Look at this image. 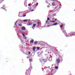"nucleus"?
I'll return each mask as SVG.
<instances>
[{
  "label": "nucleus",
  "mask_w": 75,
  "mask_h": 75,
  "mask_svg": "<svg viewBox=\"0 0 75 75\" xmlns=\"http://www.w3.org/2000/svg\"><path fill=\"white\" fill-rule=\"evenodd\" d=\"M3 9H4V8H3Z\"/></svg>",
  "instance_id": "a19ab883"
},
{
  "label": "nucleus",
  "mask_w": 75,
  "mask_h": 75,
  "mask_svg": "<svg viewBox=\"0 0 75 75\" xmlns=\"http://www.w3.org/2000/svg\"><path fill=\"white\" fill-rule=\"evenodd\" d=\"M50 20V18H48L47 19V20Z\"/></svg>",
  "instance_id": "b1692460"
},
{
  "label": "nucleus",
  "mask_w": 75,
  "mask_h": 75,
  "mask_svg": "<svg viewBox=\"0 0 75 75\" xmlns=\"http://www.w3.org/2000/svg\"><path fill=\"white\" fill-rule=\"evenodd\" d=\"M27 20H24V22H27Z\"/></svg>",
  "instance_id": "ddd939ff"
},
{
  "label": "nucleus",
  "mask_w": 75,
  "mask_h": 75,
  "mask_svg": "<svg viewBox=\"0 0 75 75\" xmlns=\"http://www.w3.org/2000/svg\"><path fill=\"white\" fill-rule=\"evenodd\" d=\"M30 42H32V43H33L34 42V40H32Z\"/></svg>",
  "instance_id": "f8f14e48"
},
{
  "label": "nucleus",
  "mask_w": 75,
  "mask_h": 75,
  "mask_svg": "<svg viewBox=\"0 0 75 75\" xmlns=\"http://www.w3.org/2000/svg\"><path fill=\"white\" fill-rule=\"evenodd\" d=\"M60 62L61 60L60 59H59V58L56 59V62L57 63L59 64V63Z\"/></svg>",
  "instance_id": "f257e3e1"
},
{
  "label": "nucleus",
  "mask_w": 75,
  "mask_h": 75,
  "mask_svg": "<svg viewBox=\"0 0 75 75\" xmlns=\"http://www.w3.org/2000/svg\"><path fill=\"white\" fill-rule=\"evenodd\" d=\"M66 37H70V36L67 35L66 36Z\"/></svg>",
  "instance_id": "4be33fe9"
},
{
  "label": "nucleus",
  "mask_w": 75,
  "mask_h": 75,
  "mask_svg": "<svg viewBox=\"0 0 75 75\" xmlns=\"http://www.w3.org/2000/svg\"><path fill=\"white\" fill-rule=\"evenodd\" d=\"M32 25V23H29L27 24V25Z\"/></svg>",
  "instance_id": "1a4fd4ad"
},
{
  "label": "nucleus",
  "mask_w": 75,
  "mask_h": 75,
  "mask_svg": "<svg viewBox=\"0 0 75 75\" xmlns=\"http://www.w3.org/2000/svg\"><path fill=\"white\" fill-rule=\"evenodd\" d=\"M36 5H37V6H38V3H37Z\"/></svg>",
  "instance_id": "bb28decb"
},
{
  "label": "nucleus",
  "mask_w": 75,
  "mask_h": 75,
  "mask_svg": "<svg viewBox=\"0 0 75 75\" xmlns=\"http://www.w3.org/2000/svg\"><path fill=\"white\" fill-rule=\"evenodd\" d=\"M38 54H40V53H39Z\"/></svg>",
  "instance_id": "a18cd8bd"
},
{
  "label": "nucleus",
  "mask_w": 75,
  "mask_h": 75,
  "mask_svg": "<svg viewBox=\"0 0 75 75\" xmlns=\"http://www.w3.org/2000/svg\"><path fill=\"white\" fill-rule=\"evenodd\" d=\"M41 53H43V51H42V52H41Z\"/></svg>",
  "instance_id": "7c9ffc66"
},
{
  "label": "nucleus",
  "mask_w": 75,
  "mask_h": 75,
  "mask_svg": "<svg viewBox=\"0 0 75 75\" xmlns=\"http://www.w3.org/2000/svg\"><path fill=\"white\" fill-rule=\"evenodd\" d=\"M52 23H55V21H52Z\"/></svg>",
  "instance_id": "412c9836"
},
{
  "label": "nucleus",
  "mask_w": 75,
  "mask_h": 75,
  "mask_svg": "<svg viewBox=\"0 0 75 75\" xmlns=\"http://www.w3.org/2000/svg\"><path fill=\"white\" fill-rule=\"evenodd\" d=\"M55 69H58V67H57V66H56L55 67Z\"/></svg>",
  "instance_id": "2eb2a0df"
},
{
  "label": "nucleus",
  "mask_w": 75,
  "mask_h": 75,
  "mask_svg": "<svg viewBox=\"0 0 75 75\" xmlns=\"http://www.w3.org/2000/svg\"><path fill=\"white\" fill-rule=\"evenodd\" d=\"M56 16V14H54L53 15V16Z\"/></svg>",
  "instance_id": "a878e982"
},
{
  "label": "nucleus",
  "mask_w": 75,
  "mask_h": 75,
  "mask_svg": "<svg viewBox=\"0 0 75 75\" xmlns=\"http://www.w3.org/2000/svg\"><path fill=\"white\" fill-rule=\"evenodd\" d=\"M26 16V15H25L23 16V17H25Z\"/></svg>",
  "instance_id": "5701e85b"
},
{
  "label": "nucleus",
  "mask_w": 75,
  "mask_h": 75,
  "mask_svg": "<svg viewBox=\"0 0 75 75\" xmlns=\"http://www.w3.org/2000/svg\"><path fill=\"white\" fill-rule=\"evenodd\" d=\"M38 43V42H37V41H36L34 42V44H35V45H36V44H37Z\"/></svg>",
  "instance_id": "9b49d317"
},
{
  "label": "nucleus",
  "mask_w": 75,
  "mask_h": 75,
  "mask_svg": "<svg viewBox=\"0 0 75 75\" xmlns=\"http://www.w3.org/2000/svg\"><path fill=\"white\" fill-rule=\"evenodd\" d=\"M56 5V4H55V2H53L52 3V6H55Z\"/></svg>",
  "instance_id": "0eeeda50"
},
{
  "label": "nucleus",
  "mask_w": 75,
  "mask_h": 75,
  "mask_svg": "<svg viewBox=\"0 0 75 75\" xmlns=\"http://www.w3.org/2000/svg\"><path fill=\"white\" fill-rule=\"evenodd\" d=\"M22 30H25V27H22Z\"/></svg>",
  "instance_id": "423d86ee"
},
{
  "label": "nucleus",
  "mask_w": 75,
  "mask_h": 75,
  "mask_svg": "<svg viewBox=\"0 0 75 75\" xmlns=\"http://www.w3.org/2000/svg\"><path fill=\"white\" fill-rule=\"evenodd\" d=\"M28 20H29V21H30L31 20H30V19H29Z\"/></svg>",
  "instance_id": "f704fd0d"
},
{
  "label": "nucleus",
  "mask_w": 75,
  "mask_h": 75,
  "mask_svg": "<svg viewBox=\"0 0 75 75\" xmlns=\"http://www.w3.org/2000/svg\"><path fill=\"white\" fill-rule=\"evenodd\" d=\"M38 57H41V56H41V55H38Z\"/></svg>",
  "instance_id": "aec40b11"
},
{
  "label": "nucleus",
  "mask_w": 75,
  "mask_h": 75,
  "mask_svg": "<svg viewBox=\"0 0 75 75\" xmlns=\"http://www.w3.org/2000/svg\"><path fill=\"white\" fill-rule=\"evenodd\" d=\"M36 26V24H33V26L32 27V28L33 29V30L34 29V28H35V27Z\"/></svg>",
  "instance_id": "7ed1b4c3"
},
{
  "label": "nucleus",
  "mask_w": 75,
  "mask_h": 75,
  "mask_svg": "<svg viewBox=\"0 0 75 75\" xmlns=\"http://www.w3.org/2000/svg\"><path fill=\"white\" fill-rule=\"evenodd\" d=\"M30 61H31V59H30Z\"/></svg>",
  "instance_id": "ea45409f"
},
{
  "label": "nucleus",
  "mask_w": 75,
  "mask_h": 75,
  "mask_svg": "<svg viewBox=\"0 0 75 75\" xmlns=\"http://www.w3.org/2000/svg\"><path fill=\"white\" fill-rule=\"evenodd\" d=\"M52 20H54V18H52Z\"/></svg>",
  "instance_id": "c9c22d12"
},
{
  "label": "nucleus",
  "mask_w": 75,
  "mask_h": 75,
  "mask_svg": "<svg viewBox=\"0 0 75 75\" xmlns=\"http://www.w3.org/2000/svg\"><path fill=\"white\" fill-rule=\"evenodd\" d=\"M22 35H23V37H24L25 38V39L26 40V39H27V38L26 37H25V35H24V34L23 33Z\"/></svg>",
  "instance_id": "39448f33"
},
{
  "label": "nucleus",
  "mask_w": 75,
  "mask_h": 75,
  "mask_svg": "<svg viewBox=\"0 0 75 75\" xmlns=\"http://www.w3.org/2000/svg\"><path fill=\"white\" fill-rule=\"evenodd\" d=\"M58 24V23H54L53 24V25H57Z\"/></svg>",
  "instance_id": "9d476101"
},
{
  "label": "nucleus",
  "mask_w": 75,
  "mask_h": 75,
  "mask_svg": "<svg viewBox=\"0 0 75 75\" xmlns=\"http://www.w3.org/2000/svg\"><path fill=\"white\" fill-rule=\"evenodd\" d=\"M47 27H50V25H48Z\"/></svg>",
  "instance_id": "473e14b6"
},
{
  "label": "nucleus",
  "mask_w": 75,
  "mask_h": 75,
  "mask_svg": "<svg viewBox=\"0 0 75 75\" xmlns=\"http://www.w3.org/2000/svg\"><path fill=\"white\" fill-rule=\"evenodd\" d=\"M4 10H6V8H4Z\"/></svg>",
  "instance_id": "2f4dec72"
},
{
  "label": "nucleus",
  "mask_w": 75,
  "mask_h": 75,
  "mask_svg": "<svg viewBox=\"0 0 75 75\" xmlns=\"http://www.w3.org/2000/svg\"><path fill=\"white\" fill-rule=\"evenodd\" d=\"M33 10H32V11H33Z\"/></svg>",
  "instance_id": "4c0bfd02"
},
{
  "label": "nucleus",
  "mask_w": 75,
  "mask_h": 75,
  "mask_svg": "<svg viewBox=\"0 0 75 75\" xmlns=\"http://www.w3.org/2000/svg\"><path fill=\"white\" fill-rule=\"evenodd\" d=\"M25 54H26V53H25Z\"/></svg>",
  "instance_id": "79ce46f5"
},
{
  "label": "nucleus",
  "mask_w": 75,
  "mask_h": 75,
  "mask_svg": "<svg viewBox=\"0 0 75 75\" xmlns=\"http://www.w3.org/2000/svg\"><path fill=\"white\" fill-rule=\"evenodd\" d=\"M48 60H49V59H47V61H48Z\"/></svg>",
  "instance_id": "58836bf2"
},
{
  "label": "nucleus",
  "mask_w": 75,
  "mask_h": 75,
  "mask_svg": "<svg viewBox=\"0 0 75 75\" xmlns=\"http://www.w3.org/2000/svg\"><path fill=\"white\" fill-rule=\"evenodd\" d=\"M40 61H41V62H42V63H45V62H47V61L46 60L45 61L44 59H43V60L41 59L40 60Z\"/></svg>",
  "instance_id": "f03ea898"
},
{
  "label": "nucleus",
  "mask_w": 75,
  "mask_h": 75,
  "mask_svg": "<svg viewBox=\"0 0 75 75\" xmlns=\"http://www.w3.org/2000/svg\"><path fill=\"white\" fill-rule=\"evenodd\" d=\"M57 19H55V21H57Z\"/></svg>",
  "instance_id": "c756f323"
},
{
  "label": "nucleus",
  "mask_w": 75,
  "mask_h": 75,
  "mask_svg": "<svg viewBox=\"0 0 75 75\" xmlns=\"http://www.w3.org/2000/svg\"><path fill=\"white\" fill-rule=\"evenodd\" d=\"M29 58L28 57H27V58Z\"/></svg>",
  "instance_id": "72a5a7b5"
},
{
  "label": "nucleus",
  "mask_w": 75,
  "mask_h": 75,
  "mask_svg": "<svg viewBox=\"0 0 75 75\" xmlns=\"http://www.w3.org/2000/svg\"><path fill=\"white\" fill-rule=\"evenodd\" d=\"M37 50H38H38H40V47H37Z\"/></svg>",
  "instance_id": "4468645a"
},
{
  "label": "nucleus",
  "mask_w": 75,
  "mask_h": 75,
  "mask_svg": "<svg viewBox=\"0 0 75 75\" xmlns=\"http://www.w3.org/2000/svg\"><path fill=\"white\" fill-rule=\"evenodd\" d=\"M28 54H31V52H29Z\"/></svg>",
  "instance_id": "393cba45"
},
{
  "label": "nucleus",
  "mask_w": 75,
  "mask_h": 75,
  "mask_svg": "<svg viewBox=\"0 0 75 75\" xmlns=\"http://www.w3.org/2000/svg\"><path fill=\"white\" fill-rule=\"evenodd\" d=\"M62 27H63V25H60V27L61 28Z\"/></svg>",
  "instance_id": "a211bd4d"
},
{
  "label": "nucleus",
  "mask_w": 75,
  "mask_h": 75,
  "mask_svg": "<svg viewBox=\"0 0 75 75\" xmlns=\"http://www.w3.org/2000/svg\"><path fill=\"white\" fill-rule=\"evenodd\" d=\"M18 25L19 26H20V27H21V26H22V25H21V24H19Z\"/></svg>",
  "instance_id": "6ab92c4d"
},
{
  "label": "nucleus",
  "mask_w": 75,
  "mask_h": 75,
  "mask_svg": "<svg viewBox=\"0 0 75 75\" xmlns=\"http://www.w3.org/2000/svg\"><path fill=\"white\" fill-rule=\"evenodd\" d=\"M30 4H29L28 5V6H30Z\"/></svg>",
  "instance_id": "cd10ccee"
},
{
  "label": "nucleus",
  "mask_w": 75,
  "mask_h": 75,
  "mask_svg": "<svg viewBox=\"0 0 75 75\" xmlns=\"http://www.w3.org/2000/svg\"><path fill=\"white\" fill-rule=\"evenodd\" d=\"M74 11H75V10H74Z\"/></svg>",
  "instance_id": "c03bdc74"
},
{
  "label": "nucleus",
  "mask_w": 75,
  "mask_h": 75,
  "mask_svg": "<svg viewBox=\"0 0 75 75\" xmlns=\"http://www.w3.org/2000/svg\"><path fill=\"white\" fill-rule=\"evenodd\" d=\"M5 5H3V7H5Z\"/></svg>",
  "instance_id": "c85d7f7f"
},
{
  "label": "nucleus",
  "mask_w": 75,
  "mask_h": 75,
  "mask_svg": "<svg viewBox=\"0 0 75 75\" xmlns=\"http://www.w3.org/2000/svg\"><path fill=\"white\" fill-rule=\"evenodd\" d=\"M17 22H18V21H16V23H15V25H16V23H17Z\"/></svg>",
  "instance_id": "f3484780"
},
{
  "label": "nucleus",
  "mask_w": 75,
  "mask_h": 75,
  "mask_svg": "<svg viewBox=\"0 0 75 75\" xmlns=\"http://www.w3.org/2000/svg\"><path fill=\"white\" fill-rule=\"evenodd\" d=\"M40 24V23L39 22H38V23H37V25H39Z\"/></svg>",
  "instance_id": "dca6fc26"
},
{
  "label": "nucleus",
  "mask_w": 75,
  "mask_h": 75,
  "mask_svg": "<svg viewBox=\"0 0 75 75\" xmlns=\"http://www.w3.org/2000/svg\"><path fill=\"white\" fill-rule=\"evenodd\" d=\"M1 8H2V7H1Z\"/></svg>",
  "instance_id": "49530a36"
},
{
  "label": "nucleus",
  "mask_w": 75,
  "mask_h": 75,
  "mask_svg": "<svg viewBox=\"0 0 75 75\" xmlns=\"http://www.w3.org/2000/svg\"><path fill=\"white\" fill-rule=\"evenodd\" d=\"M26 72H25V74H26V75H28V70H26Z\"/></svg>",
  "instance_id": "20e7f679"
},
{
  "label": "nucleus",
  "mask_w": 75,
  "mask_h": 75,
  "mask_svg": "<svg viewBox=\"0 0 75 75\" xmlns=\"http://www.w3.org/2000/svg\"><path fill=\"white\" fill-rule=\"evenodd\" d=\"M34 0H33V1H34Z\"/></svg>",
  "instance_id": "37998d69"
},
{
  "label": "nucleus",
  "mask_w": 75,
  "mask_h": 75,
  "mask_svg": "<svg viewBox=\"0 0 75 75\" xmlns=\"http://www.w3.org/2000/svg\"><path fill=\"white\" fill-rule=\"evenodd\" d=\"M35 48H36V47H34L33 48V50L34 51H35Z\"/></svg>",
  "instance_id": "6e6552de"
},
{
  "label": "nucleus",
  "mask_w": 75,
  "mask_h": 75,
  "mask_svg": "<svg viewBox=\"0 0 75 75\" xmlns=\"http://www.w3.org/2000/svg\"><path fill=\"white\" fill-rule=\"evenodd\" d=\"M50 22H52V21H50Z\"/></svg>",
  "instance_id": "e433bc0d"
}]
</instances>
